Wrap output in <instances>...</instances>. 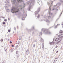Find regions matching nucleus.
Masks as SVG:
<instances>
[{"mask_svg": "<svg viewBox=\"0 0 63 63\" xmlns=\"http://www.w3.org/2000/svg\"><path fill=\"white\" fill-rule=\"evenodd\" d=\"M40 34L41 35H42V32H40Z\"/></svg>", "mask_w": 63, "mask_h": 63, "instance_id": "c756f323", "label": "nucleus"}, {"mask_svg": "<svg viewBox=\"0 0 63 63\" xmlns=\"http://www.w3.org/2000/svg\"><path fill=\"white\" fill-rule=\"evenodd\" d=\"M47 4L48 5H49V2H47Z\"/></svg>", "mask_w": 63, "mask_h": 63, "instance_id": "c85d7f7f", "label": "nucleus"}, {"mask_svg": "<svg viewBox=\"0 0 63 63\" xmlns=\"http://www.w3.org/2000/svg\"><path fill=\"white\" fill-rule=\"evenodd\" d=\"M34 34V32H32V35H33Z\"/></svg>", "mask_w": 63, "mask_h": 63, "instance_id": "13d9d810", "label": "nucleus"}, {"mask_svg": "<svg viewBox=\"0 0 63 63\" xmlns=\"http://www.w3.org/2000/svg\"><path fill=\"white\" fill-rule=\"evenodd\" d=\"M46 22H49V20H46Z\"/></svg>", "mask_w": 63, "mask_h": 63, "instance_id": "aec40b11", "label": "nucleus"}, {"mask_svg": "<svg viewBox=\"0 0 63 63\" xmlns=\"http://www.w3.org/2000/svg\"><path fill=\"white\" fill-rule=\"evenodd\" d=\"M17 29H18V26H17Z\"/></svg>", "mask_w": 63, "mask_h": 63, "instance_id": "e2e57ef3", "label": "nucleus"}, {"mask_svg": "<svg viewBox=\"0 0 63 63\" xmlns=\"http://www.w3.org/2000/svg\"><path fill=\"white\" fill-rule=\"evenodd\" d=\"M47 17V18H49V17H50V16H48Z\"/></svg>", "mask_w": 63, "mask_h": 63, "instance_id": "c9c22d12", "label": "nucleus"}, {"mask_svg": "<svg viewBox=\"0 0 63 63\" xmlns=\"http://www.w3.org/2000/svg\"><path fill=\"white\" fill-rule=\"evenodd\" d=\"M55 62H53V63H55Z\"/></svg>", "mask_w": 63, "mask_h": 63, "instance_id": "bf43d9fd", "label": "nucleus"}, {"mask_svg": "<svg viewBox=\"0 0 63 63\" xmlns=\"http://www.w3.org/2000/svg\"><path fill=\"white\" fill-rule=\"evenodd\" d=\"M62 14V13H61V14H60V16H61V14Z\"/></svg>", "mask_w": 63, "mask_h": 63, "instance_id": "864d4df0", "label": "nucleus"}, {"mask_svg": "<svg viewBox=\"0 0 63 63\" xmlns=\"http://www.w3.org/2000/svg\"><path fill=\"white\" fill-rule=\"evenodd\" d=\"M17 47H18V45H17L16 47V49L17 48Z\"/></svg>", "mask_w": 63, "mask_h": 63, "instance_id": "473e14b6", "label": "nucleus"}, {"mask_svg": "<svg viewBox=\"0 0 63 63\" xmlns=\"http://www.w3.org/2000/svg\"><path fill=\"white\" fill-rule=\"evenodd\" d=\"M13 51V49H12L11 50V52H12Z\"/></svg>", "mask_w": 63, "mask_h": 63, "instance_id": "e433bc0d", "label": "nucleus"}, {"mask_svg": "<svg viewBox=\"0 0 63 63\" xmlns=\"http://www.w3.org/2000/svg\"><path fill=\"white\" fill-rule=\"evenodd\" d=\"M37 3H39V0H38V1H37Z\"/></svg>", "mask_w": 63, "mask_h": 63, "instance_id": "4d7b16f0", "label": "nucleus"}, {"mask_svg": "<svg viewBox=\"0 0 63 63\" xmlns=\"http://www.w3.org/2000/svg\"><path fill=\"white\" fill-rule=\"evenodd\" d=\"M43 30H44L43 32H45V31H46V29H44L43 28L42 29V31H43Z\"/></svg>", "mask_w": 63, "mask_h": 63, "instance_id": "ddd939ff", "label": "nucleus"}, {"mask_svg": "<svg viewBox=\"0 0 63 63\" xmlns=\"http://www.w3.org/2000/svg\"><path fill=\"white\" fill-rule=\"evenodd\" d=\"M60 1L61 2V3H63V1L61 0H60Z\"/></svg>", "mask_w": 63, "mask_h": 63, "instance_id": "5701e85b", "label": "nucleus"}, {"mask_svg": "<svg viewBox=\"0 0 63 63\" xmlns=\"http://www.w3.org/2000/svg\"><path fill=\"white\" fill-rule=\"evenodd\" d=\"M51 33V32H50L49 31H47L46 32V34H50Z\"/></svg>", "mask_w": 63, "mask_h": 63, "instance_id": "423d86ee", "label": "nucleus"}, {"mask_svg": "<svg viewBox=\"0 0 63 63\" xmlns=\"http://www.w3.org/2000/svg\"><path fill=\"white\" fill-rule=\"evenodd\" d=\"M60 33H63V31L61 30L60 31Z\"/></svg>", "mask_w": 63, "mask_h": 63, "instance_id": "6ab92c4d", "label": "nucleus"}, {"mask_svg": "<svg viewBox=\"0 0 63 63\" xmlns=\"http://www.w3.org/2000/svg\"><path fill=\"white\" fill-rule=\"evenodd\" d=\"M22 9V6H21V10Z\"/></svg>", "mask_w": 63, "mask_h": 63, "instance_id": "2f4dec72", "label": "nucleus"}, {"mask_svg": "<svg viewBox=\"0 0 63 63\" xmlns=\"http://www.w3.org/2000/svg\"><path fill=\"white\" fill-rule=\"evenodd\" d=\"M6 0V1L5 2V3H7V2H8V1H9V0Z\"/></svg>", "mask_w": 63, "mask_h": 63, "instance_id": "7c9ffc66", "label": "nucleus"}, {"mask_svg": "<svg viewBox=\"0 0 63 63\" xmlns=\"http://www.w3.org/2000/svg\"><path fill=\"white\" fill-rule=\"evenodd\" d=\"M35 1V0H32L30 1V2H31L29 3V4H30V6H33V5H34V3Z\"/></svg>", "mask_w": 63, "mask_h": 63, "instance_id": "7ed1b4c3", "label": "nucleus"}, {"mask_svg": "<svg viewBox=\"0 0 63 63\" xmlns=\"http://www.w3.org/2000/svg\"><path fill=\"white\" fill-rule=\"evenodd\" d=\"M60 25V24H58L57 26H56L55 27V28H56L57 27V26H58V25Z\"/></svg>", "mask_w": 63, "mask_h": 63, "instance_id": "a211bd4d", "label": "nucleus"}, {"mask_svg": "<svg viewBox=\"0 0 63 63\" xmlns=\"http://www.w3.org/2000/svg\"><path fill=\"white\" fill-rule=\"evenodd\" d=\"M56 10H57V11H58V9H57Z\"/></svg>", "mask_w": 63, "mask_h": 63, "instance_id": "0e129e2a", "label": "nucleus"}, {"mask_svg": "<svg viewBox=\"0 0 63 63\" xmlns=\"http://www.w3.org/2000/svg\"><path fill=\"white\" fill-rule=\"evenodd\" d=\"M16 2V0H14V1H12V4H15Z\"/></svg>", "mask_w": 63, "mask_h": 63, "instance_id": "0eeeda50", "label": "nucleus"}, {"mask_svg": "<svg viewBox=\"0 0 63 63\" xmlns=\"http://www.w3.org/2000/svg\"><path fill=\"white\" fill-rule=\"evenodd\" d=\"M57 41L55 39H54L53 41H52L51 43L50 42V45H53V46H54V45H55L56 43H57Z\"/></svg>", "mask_w": 63, "mask_h": 63, "instance_id": "f03ea898", "label": "nucleus"}, {"mask_svg": "<svg viewBox=\"0 0 63 63\" xmlns=\"http://www.w3.org/2000/svg\"><path fill=\"white\" fill-rule=\"evenodd\" d=\"M61 32H60L59 33V34H60V35H61Z\"/></svg>", "mask_w": 63, "mask_h": 63, "instance_id": "8fccbe9b", "label": "nucleus"}, {"mask_svg": "<svg viewBox=\"0 0 63 63\" xmlns=\"http://www.w3.org/2000/svg\"><path fill=\"white\" fill-rule=\"evenodd\" d=\"M51 4H52V3H51Z\"/></svg>", "mask_w": 63, "mask_h": 63, "instance_id": "338daca9", "label": "nucleus"}, {"mask_svg": "<svg viewBox=\"0 0 63 63\" xmlns=\"http://www.w3.org/2000/svg\"><path fill=\"white\" fill-rule=\"evenodd\" d=\"M1 18H4V19L5 18L3 16H1Z\"/></svg>", "mask_w": 63, "mask_h": 63, "instance_id": "4c0bfd02", "label": "nucleus"}, {"mask_svg": "<svg viewBox=\"0 0 63 63\" xmlns=\"http://www.w3.org/2000/svg\"><path fill=\"white\" fill-rule=\"evenodd\" d=\"M0 41L1 42H2L3 41V39H1L0 40Z\"/></svg>", "mask_w": 63, "mask_h": 63, "instance_id": "393cba45", "label": "nucleus"}, {"mask_svg": "<svg viewBox=\"0 0 63 63\" xmlns=\"http://www.w3.org/2000/svg\"><path fill=\"white\" fill-rule=\"evenodd\" d=\"M40 15H38V16H37V18H39L40 17Z\"/></svg>", "mask_w": 63, "mask_h": 63, "instance_id": "412c9836", "label": "nucleus"}, {"mask_svg": "<svg viewBox=\"0 0 63 63\" xmlns=\"http://www.w3.org/2000/svg\"><path fill=\"white\" fill-rule=\"evenodd\" d=\"M53 7L54 8L53 9H52V10H56L58 7L59 8V7L57 6V4L54 5V6Z\"/></svg>", "mask_w": 63, "mask_h": 63, "instance_id": "20e7f679", "label": "nucleus"}, {"mask_svg": "<svg viewBox=\"0 0 63 63\" xmlns=\"http://www.w3.org/2000/svg\"><path fill=\"white\" fill-rule=\"evenodd\" d=\"M12 47H14V45H12Z\"/></svg>", "mask_w": 63, "mask_h": 63, "instance_id": "a18cd8bd", "label": "nucleus"}, {"mask_svg": "<svg viewBox=\"0 0 63 63\" xmlns=\"http://www.w3.org/2000/svg\"><path fill=\"white\" fill-rule=\"evenodd\" d=\"M4 21H5L6 22V21H7V20H6V19H4Z\"/></svg>", "mask_w": 63, "mask_h": 63, "instance_id": "ea45409f", "label": "nucleus"}, {"mask_svg": "<svg viewBox=\"0 0 63 63\" xmlns=\"http://www.w3.org/2000/svg\"><path fill=\"white\" fill-rule=\"evenodd\" d=\"M13 33H14V32H13Z\"/></svg>", "mask_w": 63, "mask_h": 63, "instance_id": "774afa93", "label": "nucleus"}, {"mask_svg": "<svg viewBox=\"0 0 63 63\" xmlns=\"http://www.w3.org/2000/svg\"><path fill=\"white\" fill-rule=\"evenodd\" d=\"M2 63H5V61H3Z\"/></svg>", "mask_w": 63, "mask_h": 63, "instance_id": "09e8293b", "label": "nucleus"}, {"mask_svg": "<svg viewBox=\"0 0 63 63\" xmlns=\"http://www.w3.org/2000/svg\"><path fill=\"white\" fill-rule=\"evenodd\" d=\"M8 32H10V29H9L8 30Z\"/></svg>", "mask_w": 63, "mask_h": 63, "instance_id": "72a5a7b5", "label": "nucleus"}, {"mask_svg": "<svg viewBox=\"0 0 63 63\" xmlns=\"http://www.w3.org/2000/svg\"><path fill=\"white\" fill-rule=\"evenodd\" d=\"M52 27H50L49 28H51Z\"/></svg>", "mask_w": 63, "mask_h": 63, "instance_id": "680f3d73", "label": "nucleus"}, {"mask_svg": "<svg viewBox=\"0 0 63 63\" xmlns=\"http://www.w3.org/2000/svg\"><path fill=\"white\" fill-rule=\"evenodd\" d=\"M46 16L45 15V16H44V18H46Z\"/></svg>", "mask_w": 63, "mask_h": 63, "instance_id": "37998d69", "label": "nucleus"}, {"mask_svg": "<svg viewBox=\"0 0 63 63\" xmlns=\"http://www.w3.org/2000/svg\"><path fill=\"white\" fill-rule=\"evenodd\" d=\"M12 10L11 11V12L12 13H17V12H18V9H17V8H16L15 7H13L12 8V9H11Z\"/></svg>", "mask_w": 63, "mask_h": 63, "instance_id": "f257e3e1", "label": "nucleus"}, {"mask_svg": "<svg viewBox=\"0 0 63 63\" xmlns=\"http://www.w3.org/2000/svg\"><path fill=\"white\" fill-rule=\"evenodd\" d=\"M35 42H37V40H35Z\"/></svg>", "mask_w": 63, "mask_h": 63, "instance_id": "49530a36", "label": "nucleus"}, {"mask_svg": "<svg viewBox=\"0 0 63 63\" xmlns=\"http://www.w3.org/2000/svg\"><path fill=\"white\" fill-rule=\"evenodd\" d=\"M32 28H33V29H34V27H33Z\"/></svg>", "mask_w": 63, "mask_h": 63, "instance_id": "6e6d98bb", "label": "nucleus"}, {"mask_svg": "<svg viewBox=\"0 0 63 63\" xmlns=\"http://www.w3.org/2000/svg\"><path fill=\"white\" fill-rule=\"evenodd\" d=\"M20 43V41H16V43L18 45H19V44Z\"/></svg>", "mask_w": 63, "mask_h": 63, "instance_id": "2eb2a0df", "label": "nucleus"}, {"mask_svg": "<svg viewBox=\"0 0 63 63\" xmlns=\"http://www.w3.org/2000/svg\"><path fill=\"white\" fill-rule=\"evenodd\" d=\"M29 50L28 49H27L26 51V54L27 55H28V54L29 53Z\"/></svg>", "mask_w": 63, "mask_h": 63, "instance_id": "1a4fd4ad", "label": "nucleus"}, {"mask_svg": "<svg viewBox=\"0 0 63 63\" xmlns=\"http://www.w3.org/2000/svg\"><path fill=\"white\" fill-rule=\"evenodd\" d=\"M61 40V38H60V37H59V38H56V41H57V42H58L57 44H58L59 43V42H60V40Z\"/></svg>", "mask_w": 63, "mask_h": 63, "instance_id": "39448f33", "label": "nucleus"}, {"mask_svg": "<svg viewBox=\"0 0 63 63\" xmlns=\"http://www.w3.org/2000/svg\"><path fill=\"white\" fill-rule=\"evenodd\" d=\"M31 9V6L29 7L28 8V11H30V9Z\"/></svg>", "mask_w": 63, "mask_h": 63, "instance_id": "dca6fc26", "label": "nucleus"}, {"mask_svg": "<svg viewBox=\"0 0 63 63\" xmlns=\"http://www.w3.org/2000/svg\"><path fill=\"white\" fill-rule=\"evenodd\" d=\"M14 30H15L16 29V27H15V28H14Z\"/></svg>", "mask_w": 63, "mask_h": 63, "instance_id": "c03bdc74", "label": "nucleus"}, {"mask_svg": "<svg viewBox=\"0 0 63 63\" xmlns=\"http://www.w3.org/2000/svg\"><path fill=\"white\" fill-rule=\"evenodd\" d=\"M40 11V8L39 7L37 9V12H38V13H39Z\"/></svg>", "mask_w": 63, "mask_h": 63, "instance_id": "f8f14e48", "label": "nucleus"}, {"mask_svg": "<svg viewBox=\"0 0 63 63\" xmlns=\"http://www.w3.org/2000/svg\"><path fill=\"white\" fill-rule=\"evenodd\" d=\"M62 25H63V27H63V24H62Z\"/></svg>", "mask_w": 63, "mask_h": 63, "instance_id": "052dcab7", "label": "nucleus"}, {"mask_svg": "<svg viewBox=\"0 0 63 63\" xmlns=\"http://www.w3.org/2000/svg\"><path fill=\"white\" fill-rule=\"evenodd\" d=\"M8 20H10V19H9V18H8Z\"/></svg>", "mask_w": 63, "mask_h": 63, "instance_id": "3c124183", "label": "nucleus"}, {"mask_svg": "<svg viewBox=\"0 0 63 63\" xmlns=\"http://www.w3.org/2000/svg\"><path fill=\"white\" fill-rule=\"evenodd\" d=\"M58 51H57L56 52V53H58Z\"/></svg>", "mask_w": 63, "mask_h": 63, "instance_id": "5fc2aeb1", "label": "nucleus"}, {"mask_svg": "<svg viewBox=\"0 0 63 63\" xmlns=\"http://www.w3.org/2000/svg\"><path fill=\"white\" fill-rule=\"evenodd\" d=\"M35 47V45L34 44L33 45V47Z\"/></svg>", "mask_w": 63, "mask_h": 63, "instance_id": "f704fd0d", "label": "nucleus"}, {"mask_svg": "<svg viewBox=\"0 0 63 63\" xmlns=\"http://www.w3.org/2000/svg\"><path fill=\"white\" fill-rule=\"evenodd\" d=\"M10 44H12V41H10Z\"/></svg>", "mask_w": 63, "mask_h": 63, "instance_id": "79ce46f5", "label": "nucleus"}, {"mask_svg": "<svg viewBox=\"0 0 63 63\" xmlns=\"http://www.w3.org/2000/svg\"><path fill=\"white\" fill-rule=\"evenodd\" d=\"M58 47V46H56V48H57Z\"/></svg>", "mask_w": 63, "mask_h": 63, "instance_id": "de8ad7c7", "label": "nucleus"}, {"mask_svg": "<svg viewBox=\"0 0 63 63\" xmlns=\"http://www.w3.org/2000/svg\"><path fill=\"white\" fill-rule=\"evenodd\" d=\"M18 3H21L22 2V0H17Z\"/></svg>", "mask_w": 63, "mask_h": 63, "instance_id": "9d476101", "label": "nucleus"}, {"mask_svg": "<svg viewBox=\"0 0 63 63\" xmlns=\"http://www.w3.org/2000/svg\"><path fill=\"white\" fill-rule=\"evenodd\" d=\"M26 16H27V15H26V17H25H25H26Z\"/></svg>", "mask_w": 63, "mask_h": 63, "instance_id": "69168bd1", "label": "nucleus"}, {"mask_svg": "<svg viewBox=\"0 0 63 63\" xmlns=\"http://www.w3.org/2000/svg\"><path fill=\"white\" fill-rule=\"evenodd\" d=\"M61 5V3H58V5H59V6H60Z\"/></svg>", "mask_w": 63, "mask_h": 63, "instance_id": "bb28decb", "label": "nucleus"}, {"mask_svg": "<svg viewBox=\"0 0 63 63\" xmlns=\"http://www.w3.org/2000/svg\"><path fill=\"white\" fill-rule=\"evenodd\" d=\"M57 58H55V60H54V61H57Z\"/></svg>", "mask_w": 63, "mask_h": 63, "instance_id": "4be33fe9", "label": "nucleus"}, {"mask_svg": "<svg viewBox=\"0 0 63 63\" xmlns=\"http://www.w3.org/2000/svg\"><path fill=\"white\" fill-rule=\"evenodd\" d=\"M21 39V38H20V37H19V40H20V39Z\"/></svg>", "mask_w": 63, "mask_h": 63, "instance_id": "58836bf2", "label": "nucleus"}, {"mask_svg": "<svg viewBox=\"0 0 63 63\" xmlns=\"http://www.w3.org/2000/svg\"><path fill=\"white\" fill-rule=\"evenodd\" d=\"M5 51L6 52V53H7V49H5Z\"/></svg>", "mask_w": 63, "mask_h": 63, "instance_id": "a19ab883", "label": "nucleus"}, {"mask_svg": "<svg viewBox=\"0 0 63 63\" xmlns=\"http://www.w3.org/2000/svg\"><path fill=\"white\" fill-rule=\"evenodd\" d=\"M5 8L6 10H7V12H8V10H9V9H8V7L5 6Z\"/></svg>", "mask_w": 63, "mask_h": 63, "instance_id": "6e6552de", "label": "nucleus"}, {"mask_svg": "<svg viewBox=\"0 0 63 63\" xmlns=\"http://www.w3.org/2000/svg\"><path fill=\"white\" fill-rule=\"evenodd\" d=\"M2 23L3 24H5V23H5V22H3Z\"/></svg>", "mask_w": 63, "mask_h": 63, "instance_id": "a878e982", "label": "nucleus"}, {"mask_svg": "<svg viewBox=\"0 0 63 63\" xmlns=\"http://www.w3.org/2000/svg\"><path fill=\"white\" fill-rule=\"evenodd\" d=\"M44 46H42V48H44Z\"/></svg>", "mask_w": 63, "mask_h": 63, "instance_id": "603ef678", "label": "nucleus"}, {"mask_svg": "<svg viewBox=\"0 0 63 63\" xmlns=\"http://www.w3.org/2000/svg\"><path fill=\"white\" fill-rule=\"evenodd\" d=\"M49 10H50H50H51V8H50V7H51V5H50V6H49Z\"/></svg>", "mask_w": 63, "mask_h": 63, "instance_id": "4468645a", "label": "nucleus"}, {"mask_svg": "<svg viewBox=\"0 0 63 63\" xmlns=\"http://www.w3.org/2000/svg\"><path fill=\"white\" fill-rule=\"evenodd\" d=\"M22 20H24V18L23 17H22Z\"/></svg>", "mask_w": 63, "mask_h": 63, "instance_id": "b1692460", "label": "nucleus"}, {"mask_svg": "<svg viewBox=\"0 0 63 63\" xmlns=\"http://www.w3.org/2000/svg\"><path fill=\"white\" fill-rule=\"evenodd\" d=\"M35 16H37L38 15V13L36 11L35 12Z\"/></svg>", "mask_w": 63, "mask_h": 63, "instance_id": "f3484780", "label": "nucleus"}, {"mask_svg": "<svg viewBox=\"0 0 63 63\" xmlns=\"http://www.w3.org/2000/svg\"><path fill=\"white\" fill-rule=\"evenodd\" d=\"M18 52V51H16V54H17V53Z\"/></svg>", "mask_w": 63, "mask_h": 63, "instance_id": "cd10ccee", "label": "nucleus"}, {"mask_svg": "<svg viewBox=\"0 0 63 63\" xmlns=\"http://www.w3.org/2000/svg\"><path fill=\"white\" fill-rule=\"evenodd\" d=\"M58 37L59 38H61V39L62 38V39H63V36H62L61 35H58Z\"/></svg>", "mask_w": 63, "mask_h": 63, "instance_id": "9b49d317", "label": "nucleus"}]
</instances>
